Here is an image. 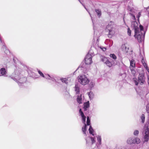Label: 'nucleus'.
Returning <instances> with one entry per match:
<instances>
[{
	"mask_svg": "<svg viewBox=\"0 0 149 149\" xmlns=\"http://www.w3.org/2000/svg\"><path fill=\"white\" fill-rule=\"evenodd\" d=\"M0 76H6V69L4 68H2L0 69Z\"/></svg>",
	"mask_w": 149,
	"mask_h": 149,
	"instance_id": "obj_13",
	"label": "nucleus"
},
{
	"mask_svg": "<svg viewBox=\"0 0 149 149\" xmlns=\"http://www.w3.org/2000/svg\"><path fill=\"white\" fill-rule=\"evenodd\" d=\"M141 16V13L139 12L136 16V18L138 19V21L139 20V18Z\"/></svg>",
	"mask_w": 149,
	"mask_h": 149,
	"instance_id": "obj_37",
	"label": "nucleus"
},
{
	"mask_svg": "<svg viewBox=\"0 0 149 149\" xmlns=\"http://www.w3.org/2000/svg\"><path fill=\"white\" fill-rule=\"evenodd\" d=\"M130 68H135V63L136 62L133 59H132L131 60H130Z\"/></svg>",
	"mask_w": 149,
	"mask_h": 149,
	"instance_id": "obj_12",
	"label": "nucleus"
},
{
	"mask_svg": "<svg viewBox=\"0 0 149 149\" xmlns=\"http://www.w3.org/2000/svg\"><path fill=\"white\" fill-rule=\"evenodd\" d=\"M81 67H79L78 68V69H81Z\"/></svg>",
	"mask_w": 149,
	"mask_h": 149,
	"instance_id": "obj_44",
	"label": "nucleus"
},
{
	"mask_svg": "<svg viewBox=\"0 0 149 149\" xmlns=\"http://www.w3.org/2000/svg\"><path fill=\"white\" fill-rule=\"evenodd\" d=\"M141 122L142 123H144L145 120V116L144 114H143L142 115L141 117Z\"/></svg>",
	"mask_w": 149,
	"mask_h": 149,
	"instance_id": "obj_27",
	"label": "nucleus"
},
{
	"mask_svg": "<svg viewBox=\"0 0 149 149\" xmlns=\"http://www.w3.org/2000/svg\"><path fill=\"white\" fill-rule=\"evenodd\" d=\"M95 12L96 13L97 15L100 17L101 14V10L98 9H96L95 10Z\"/></svg>",
	"mask_w": 149,
	"mask_h": 149,
	"instance_id": "obj_25",
	"label": "nucleus"
},
{
	"mask_svg": "<svg viewBox=\"0 0 149 149\" xmlns=\"http://www.w3.org/2000/svg\"><path fill=\"white\" fill-rule=\"evenodd\" d=\"M90 120L88 116L87 118V125H90Z\"/></svg>",
	"mask_w": 149,
	"mask_h": 149,
	"instance_id": "obj_28",
	"label": "nucleus"
},
{
	"mask_svg": "<svg viewBox=\"0 0 149 149\" xmlns=\"http://www.w3.org/2000/svg\"><path fill=\"white\" fill-rule=\"evenodd\" d=\"M148 83L149 84V77H148Z\"/></svg>",
	"mask_w": 149,
	"mask_h": 149,
	"instance_id": "obj_42",
	"label": "nucleus"
},
{
	"mask_svg": "<svg viewBox=\"0 0 149 149\" xmlns=\"http://www.w3.org/2000/svg\"><path fill=\"white\" fill-rule=\"evenodd\" d=\"M88 95L91 99H92L94 97V94L92 92H90L88 93Z\"/></svg>",
	"mask_w": 149,
	"mask_h": 149,
	"instance_id": "obj_24",
	"label": "nucleus"
},
{
	"mask_svg": "<svg viewBox=\"0 0 149 149\" xmlns=\"http://www.w3.org/2000/svg\"><path fill=\"white\" fill-rule=\"evenodd\" d=\"M131 27L134 29L135 38H136L139 42L144 41L145 32L143 30V27L140 25L138 27V24L136 21H132L131 22Z\"/></svg>",
	"mask_w": 149,
	"mask_h": 149,
	"instance_id": "obj_1",
	"label": "nucleus"
},
{
	"mask_svg": "<svg viewBox=\"0 0 149 149\" xmlns=\"http://www.w3.org/2000/svg\"><path fill=\"white\" fill-rule=\"evenodd\" d=\"M113 24V22L111 21L106 26V31L109 33L108 34L109 37H110V36L113 34L114 33V31L113 30L114 26Z\"/></svg>",
	"mask_w": 149,
	"mask_h": 149,
	"instance_id": "obj_6",
	"label": "nucleus"
},
{
	"mask_svg": "<svg viewBox=\"0 0 149 149\" xmlns=\"http://www.w3.org/2000/svg\"><path fill=\"white\" fill-rule=\"evenodd\" d=\"M144 90L145 91H146V93H145V94L146 95L149 93V91L147 88H145Z\"/></svg>",
	"mask_w": 149,
	"mask_h": 149,
	"instance_id": "obj_39",
	"label": "nucleus"
},
{
	"mask_svg": "<svg viewBox=\"0 0 149 149\" xmlns=\"http://www.w3.org/2000/svg\"><path fill=\"white\" fill-rule=\"evenodd\" d=\"M135 68H130L132 74L134 77L135 76L136 73V71L135 70Z\"/></svg>",
	"mask_w": 149,
	"mask_h": 149,
	"instance_id": "obj_21",
	"label": "nucleus"
},
{
	"mask_svg": "<svg viewBox=\"0 0 149 149\" xmlns=\"http://www.w3.org/2000/svg\"><path fill=\"white\" fill-rule=\"evenodd\" d=\"M3 60L4 61L5 63H6L8 62H9L10 59L8 56H5L3 58Z\"/></svg>",
	"mask_w": 149,
	"mask_h": 149,
	"instance_id": "obj_20",
	"label": "nucleus"
},
{
	"mask_svg": "<svg viewBox=\"0 0 149 149\" xmlns=\"http://www.w3.org/2000/svg\"><path fill=\"white\" fill-rule=\"evenodd\" d=\"M49 80H52L53 82L55 81V79L52 76H50V79Z\"/></svg>",
	"mask_w": 149,
	"mask_h": 149,
	"instance_id": "obj_38",
	"label": "nucleus"
},
{
	"mask_svg": "<svg viewBox=\"0 0 149 149\" xmlns=\"http://www.w3.org/2000/svg\"><path fill=\"white\" fill-rule=\"evenodd\" d=\"M140 58L141 59V62L144 66V67H146V66H147V63H146V62L145 61V60H144V59L143 56V55H141V54H140Z\"/></svg>",
	"mask_w": 149,
	"mask_h": 149,
	"instance_id": "obj_14",
	"label": "nucleus"
},
{
	"mask_svg": "<svg viewBox=\"0 0 149 149\" xmlns=\"http://www.w3.org/2000/svg\"><path fill=\"white\" fill-rule=\"evenodd\" d=\"M100 58L101 61L109 67H111L112 66V64L109 61L107 57L102 56H100Z\"/></svg>",
	"mask_w": 149,
	"mask_h": 149,
	"instance_id": "obj_9",
	"label": "nucleus"
},
{
	"mask_svg": "<svg viewBox=\"0 0 149 149\" xmlns=\"http://www.w3.org/2000/svg\"><path fill=\"white\" fill-rule=\"evenodd\" d=\"M38 72L41 76L42 77H44V75L40 71L38 70Z\"/></svg>",
	"mask_w": 149,
	"mask_h": 149,
	"instance_id": "obj_35",
	"label": "nucleus"
},
{
	"mask_svg": "<svg viewBox=\"0 0 149 149\" xmlns=\"http://www.w3.org/2000/svg\"><path fill=\"white\" fill-rule=\"evenodd\" d=\"M86 143H87V140H86Z\"/></svg>",
	"mask_w": 149,
	"mask_h": 149,
	"instance_id": "obj_45",
	"label": "nucleus"
},
{
	"mask_svg": "<svg viewBox=\"0 0 149 149\" xmlns=\"http://www.w3.org/2000/svg\"><path fill=\"white\" fill-rule=\"evenodd\" d=\"M88 130L90 134H92L93 136H94V134L93 133L94 131L91 125L90 126Z\"/></svg>",
	"mask_w": 149,
	"mask_h": 149,
	"instance_id": "obj_19",
	"label": "nucleus"
},
{
	"mask_svg": "<svg viewBox=\"0 0 149 149\" xmlns=\"http://www.w3.org/2000/svg\"><path fill=\"white\" fill-rule=\"evenodd\" d=\"M78 81L83 85H86L89 82V79L84 75L78 77Z\"/></svg>",
	"mask_w": 149,
	"mask_h": 149,
	"instance_id": "obj_7",
	"label": "nucleus"
},
{
	"mask_svg": "<svg viewBox=\"0 0 149 149\" xmlns=\"http://www.w3.org/2000/svg\"><path fill=\"white\" fill-rule=\"evenodd\" d=\"M50 76L49 75H46L45 76L44 75V77H43L49 80L50 79Z\"/></svg>",
	"mask_w": 149,
	"mask_h": 149,
	"instance_id": "obj_34",
	"label": "nucleus"
},
{
	"mask_svg": "<svg viewBox=\"0 0 149 149\" xmlns=\"http://www.w3.org/2000/svg\"><path fill=\"white\" fill-rule=\"evenodd\" d=\"M60 80L63 83H65L66 84H68L70 82V79L69 78L67 79L66 78H62L60 79Z\"/></svg>",
	"mask_w": 149,
	"mask_h": 149,
	"instance_id": "obj_15",
	"label": "nucleus"
},
{
	"mask_svg": "<svg viewBox=\"0 0 149 149\" xmlns=\"http://www.w3.org/2000/svg\"><path fill=\"white\" fill-rule=\"evenodd\" d=\"M80 2V3L82 4V5H83V6L84 7V8H85V9L88 12V13L90 15L91 17V19H92V22H93V19H92V17H91V14H90V13L89 12V11H88V10L85 7V6L80 1V0H78Z\"/></svg>",
	"mask_w": 149,
	"mask_h": 149,
	"instance_id": "obj_32",
	"label": "nucleus"
},
{
	"mask_svg": "<svg viewBox=\"0 0 149 149\" xmlns=\"http://www.w3.org/2000/svg\"><path fill=\"white\" fill-rule=\"evenodd\" d=\"M110 56L114 60L116 59V57L114 54H110Z\"/></svg>",
	"mask_w": 149,
	"mask_h": 149,
	"instance_id": "obj_29",
	"label": "nucleus"
},
{
	"mask_svg": "<svg viewBox=\"0 0 149 149\" xmlns=\"http://www.w3.org/2000/svg\"><path fill=\"white\" fill-rule=\"evenodd\" d=\"M142 135L143 143L147 142L149 139V128L146 124L145 125L143 128L142 132Z\"/></svg>",
	"mask_w": 149,
	"mask_h": 149,
	"instance_id": "obj_3",
	"label": "nucleus"
},
{
	"mask_svg": "<svg viewBox=\"0 0 149 149\" xmlns=\"http://www.w3.org/2000/svg\"><path fill=\"white\" fill-rule=\"evenodd\" d=\"M91 139L92 141V143L93 144L95 142V139L94 138L91 137Z\"/></svg>",
	"mask_w": 149,
	"mask_h": 149,
	"instance_id": "obj_36",
	"label": "nucleus"
},
{
	"mask_svg": "<svg viewBox=\"0 0 149 149\" xmlns=\"http://www.w3.org/2000/svg\"><path fill=\"white\" fill-rule=\"evenodd\" d=\"M89 85V87L92 88L94 86V83L92 81L90 82Z\"/></svg>",
	"mask_w": 149,
	"mask_h": 149,
	"instance_id": "obj_30",
	"label": "nucleus"
},
{
	"mask_svg": "<svg viewBox=\"0 0 149 149\" xmlns=\"http://www.w3.org/2000/svg\"><path fill=\"white\" fill-rule=\"evenodd\" d=\"M84 111H87V109L89 107V102H87L84 103Z\"/></svg>",
	"mask_w": 149,
	"mask_h": 149,
	"instance_id": "obj_16",
	"label": "nucleus"
},
{
	"mask_svg": "<svg viewBox=\"0 0 149 149\" xmlns=\"http://www.w3.org/2000/svg\"><path fill=\"white\" fill-rule=\"evenodd\" d=\"M127 34L129 36H130L131 35V31L130 29L129 28H128L127 29Z\"/></svg>",
	"mask_w": 149,
	"mask_h": 149,
	"instance_id": "obj_33",
	"label": "nucleus"
},
{
	"mask_svg": "<svg viewBox=\"0 0 149 149\" xmlns=\"http://www.w3.org/2000/svg\"><path fill=\"white\" fill-rule=\"evenodd\" d=\"M100 48L103 50V51H106V48L105 47H100Z\"/></svg>",
	"mask_w": 149,
	"mask_h": 149,
	"instance_id": "obj_40",
	"label": "nucleus"
},
{
	"mask_svg": "<svg viewBox=\"0 0 149 149\" xmlns=\"http://www.w3.org/2000/svg\"><path fill=\"white\" fill-rule=\"evenodd\" d=\"M121 49L124 53H127L129 50V47L127 44H123L121 45Z\"/></svg>",
	"mask_w": 149,
	"mask_h": 149,
	"instance_id": "obj_11",
	"label": "nucleus"
},
{
	"mask_svg": "<svg viewBox=\"0 0 149 149\" xmlns=\"http://www.w3.org/2000/svg\"><path fill=\"white\" fill-rule=\"evenodd\" d=\"M145 68L147 70L149 74V68L148 67V66H146V67H145Z\"/></svg>",
	"mask_w": 149,
	"mask_h": 149,
	"instance_id": "obj_41",
	"label": "nucleus"
},
{
	"mask_svg": "<svg viewBox=\"0 0 149 149\" xmlns=\"http://www.w3.org/2000/svg\"><path fill=\"white\" fill-rule=\"evenodd\" d=\"M77 101L78 103L79 104H81L82 102V95H80L79 96H77Z\"/></svg>",
	"mask_w": 149,
	"mask_h": 149,
	"instance_id": "obj_17",
	"label": "nucleus"
},
{
	"mask_svg": "<svg viewBox=\"0 0 149 149\" xmlns=\"http://www.w3.org/2000/svg\"><path fill=\"white\" fill-rule=\"evenodd\" d=\"M92 56L89 53L87 54L85 58V63L86 64L89 65L92 63Z\"/></svg>",
	"mask_w": 149,
	"mask_h": 149,
	"instance_id": "obj_10",
	"label": "nucleus"
},
{
	"mask_svg": "<svg viewBox=\"0 0 149 149\" xmlns=\"http://www.w3.org/2000/svg\"><path fill=\"white\" fill-rule=\"evenodd\" d=\"M120 149H125V148H124V147H121V148H120Z\"/></svg>",
	"mask_w": 149,
	"mask_h": 149,
	"instance_id": "obj_43",
	"label": "nucleus"
},
{
	"mask_svg": "<svg viewBox=\"0 0 149 149\" xmlns=\"http://www.w3.org/2000/svg\"><path fill=\"white\" fill-rule=\"evenodd\" d=\"M97 140L100 145L101 144V137L100 136H98L97 137Z\"/></svg>",
	"mask_w": 149,
	"mask_h": 149,
	"instance_id": "obj_26",
	"label": "nucleus"
},
{
	"mask_svg": "<svg viewBox=\"0 0 149 149\" xmlns=\"http://www.w3.org/2000/svg\"><path fill=\"white\" fill-rule=\"evenodd\" d=\"M146 111L147 113H148V122L149 123V103H148L146 105Z\"/></svg>",
	"mask_w": 149,
	"mask_h": 149,
	"instance_id": "obj_23",
	"label": "nucleus"
},
{
	"mask_svg": "<svg viewBox=\"0 0 149 149\" xmlns=\"http://www.w3.org/2000/svg\"><path fill=\"white\" fill-rule=\"evenodd\" d=\"M129 14L131 16L132 22V21H136V18L135 15L131 13H130Z\"/></svg>",
	"mask_w": 149,
	"mask_h": 149,
	"instance_id": "obj_22",
	"label": "nucleus"
},
{
	"mask_svg": "<svg viewBox=\"0 0 149 149\" xmlns=\"http://www.w3.org/2000/svg\"><path fill=\"white\" fill-rule=\"evenodd\" d=\"M141 142L140 139L138 137H132L129 138L127 140V143L128 144H139Z\"/></svg>",
	"mask_w": 149,
	"mask_h": 149,
	"instance_id": "obj_5",
	"label": "nucleus"
},
{
	"mask_svg": "<svg viewBox=\"0 0 149 149\" xmlns=\"http://www.w3.org/2000/svg\"><path fill=\"white\" fill-rule=\"evenodd\" d=\"M11 77L12 79L17 82L20 86H22L26 80V77H21L20 74L17 71H16L13 73Z\"/></svg>",
	"mask_w": 149,
	"mask_h": 149,
	"instance_id": "obj_2",
	"label": "nucleus"
},
{
	"mask_svg": "<svg viewBox=\"0 0 149 149\" xmlns=\"http://www.w3.org/2000/svg\"><path fill=\"white\" fill-rule=\"evenodd\" d=\"M75 90L77 94H79V86L76 84L75 87Z\"/></svg>",
	"mask_w": 149,
	"mask_h": 149,
	"instance_id": "obj_18",
	"label": "nucleus"
},
{
	"mask_svg": "<svg viewBox=\"0 0 149 149\" xmlns=\"http://www.w3.org/2000/svg\"><path fill=\"white\" fill-rule=\"evenodd\" d=\"M79 112L82 117V122L84 124V126L82 127V130L84 134H86L87 130V125L85 123L86 122V117L84 116L81 109H80L79 110Z\"/></svg>",
	"mask_w": 149,
	"mask_h": 149,
	"instance_id": "obj_8",
	"label": "nucleus"
},
{
	"mask_svg": "<svg viewBox=\"0 0 149 149\" xmlns=\"http://www.w3.org/2000/svg\"><path fill=\"white\" fill-rule=\"evenodd\" d=\"M139 132L138 130H135L133 133V134L134 136H137L139 134Z\"/></svg>",
	"mask_w": 149,
	"mask_h": 149,
	"instance_id": "obj_31",
	"label": "nucleus"
},
{
	"mask_svg": "<svg viewBox=\"0 0 149 149\" xmlns=\"http://www.w3.org/2000/svg\"><path fill=\"white\" fill-rule=\"evenodd\" d=\"M145 77L143 74H139L138 80L136 78H134L133 79V81L136 86L138 85L139 83L141 85L143 84L145 82Z\"/></svg>",
	"mask_w": 149,
	"mask_h": 149,
	"instance_id": "obj_4",
	"label": "nucleus"
}]
</instances>
